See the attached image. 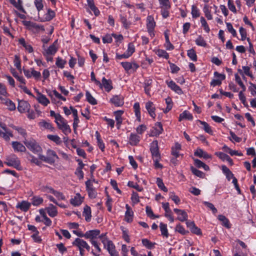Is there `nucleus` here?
<instances>
[{
    "label": "nucleus",
    "instance_id": "nucleus-38",
    "mask_svg": "<svg viewBox=\"0 0 256 256\" xmlns=\"http://www.w3.org/2000/svg\"><path fill=\"white\" fill-rule=\"evenodd\" d=\"M193 119L192 115L188 111L184 110L179 116V121H181L183 120H192Z\"/></svg>",
    "mask_w": 256,
    "mask_h": 256
},
{
    "label": "nucleus",
    "instance_id": "nucleus-5",
    "mask_svg": "<svg viewBox=\"0 0 256 256\" xmlns=\"http://www.w3.org/2000/svg\"><path fill=\"white\" fill-rule=\"evenodd\" d=\"M156 26V22L153 16H148L146 18V28L150 36L152 38L154 36V28Z\"/></svg>",
    "mask_w": 256,
    "mask_h": 256
},
{
    "label": "nucleus",
    "instance_id": "nucleus-11",
    "mask_svg": "<svg viewBox=\"0 0 256 256\" xmlns=\"http://www.w3.org/2000/svg\"><path fill=\"white\" fill-rule=\"evenodd\" d=\"M57 41H55L48 48H46L44 47V51L42 54L45 56H54L58 51V48L56 46Z\"/></svg>",
    "mask_w": 256,
    "mask_h": 256
},
{
    "label": "nucleus",
    "instance_id": "nucleus-47",
    "mask_svg": "<svg viewBox=\"0 0 256 256\" xmlns=\"http://www.w3.org/2000/svg\"><path fill=\"white\" fill-rule=\"evenodd\" d=\"M13 136V134L10 131H6V132L0 130V137L4 138L6 141H9L10 138Z\"/></svg>",
    "mask_w": 256,
    "mask_h": 256
},
{
    "label": "nucleus",
    "instance_id": "nucleus-34",
    "mask_svg": "<svg viewBox=\"0 0 256 256\" xmlns=\"http://www.w3.org/2000/svg\"><path fill=\"white\" fill-rule=\"evenodd\" d=\"M194 154L196 156L203 158L204 159L210 158H212L210 154H208L201 148H197L194 152Z\"/></svg>",
    "mask_w": 256,
    "mask_h": 256
},
{
    "label": "nucleus",
    "instance_id": "nucleus-57",
    "mask_svg": "<svg viewBox=\"0 0 256 256\" xmlns=\"http://www.w3.org/2000/svg\"><path fill=\"white\" fill-rule=\"evenodd\" d=\"M175 230L182 235H185L188 232L180 224L176 225L175 228Z\"/></svg>",
    "mask_w": 256,
    "mask_h": 256
},
{
    "label": "nucleus",
    "instance_id": "nucleus-8",
    "mask_svg": "<svg viewBox=\"0 0 256 256\" xmlns=\"http://www.w3.org/2000/svg\"><path fill=\"white\" fill-rule=\"evenodd\" d=\"M135 51V47L132 43H129L128 46L126 51L123 54H116V58L122 60V58H128L130 57Z\"/></svg>",
    "mask_w": 256,
    "mask_h": 256
},
{
    "label": "nucleus",
    "instance_id": "nucleus-37",
    "mask_svg": "<svg viewBox=\"0 0 256 256\" xmlns=\"http://www.w3.org/2000/svg\"><path fill=\"white\" fill-rule=\"evenodd\" d=\"M152 80L151 79L146 80L144 82V89L145 93L150 96V91L151 88V85L152 84Z\"/></svg>",
    "mask_w": 256,
    "mask_h": 256
},
{
    "label": "nucleus",
    "instance_id": "nucleus-19",
    "mask_svg": "<svg viewBox=\"0 0 256 256\" xmlns=\"http://www.w3.org/2000/svg\"><path fill=\"white\" fill-rule=\"evenodd\" d=\"M110 102L116 106H121L124 104V97L121 95L114 96L110 98Z\"/></svg>",
    "mask_w": 256,
    "mask_h": 256
},
{
    "label": "nucleus",
    "instance_id": "nucleus-52",
    "mask_svg": "<svg viewBox=\"0 0 256 256\" xmlns=\"http://www.w3.org/2000/svg\"><path fill=\"white\" fill-rule=\"evenodd\" d=\"M66 64V61L63 60L60 57H58L56 58V65L60 68H63L65 64Z\"/></svg>",
    "mask_w": 256,
    "mask_h": 256
},
{
    "label": "nucleus",
    "instance_id": "nucleus-32",
    "mask_svg": "<svg viewBox=\"0 0 256 256\" xmlns=\"http://www.w3.org/2000/svg\"><path fill=\"white\" fill-rule=\"evenodd\" d=\"M114 115L115 116L116 120V126L118 128H120V126L122 122V114H124V111L122 110H117L115 111L114 112Z\"/></svg>",
    "mask_w": 256,
    "mask_h": 256
},
{
    "label": "nucleus",
    "instance_id": "nucleus-60",
    "mask_svg": "<svg viewBox=\"0 0 256 256\" xmlns=\"http://www.w3.org/2000/svg\"><path fill=\"white\" fill-rule=\"evenodd\" d=\"M228 9L233 13L236 14L237 12L236 8L232 0H228Z\"/></svg>",
    "mask_w": 256,
    "mask_h": 256
},
{
    "label": "nucleus",
    "instance_id": "nucleus-48",
    "mask_svg": "<svg viewBox=\"0 0 256 256\" xmlns=\"http://www.w3.org/2000/svg\"><path fill=\"white\" fill-rule=\"evenodd\" d=\"M187 55L188 58L192 61L196 62L197 60V56L195 50L192 48L187 51Z\"/></svg>",
    "mask_w": 256,
    "mask_h": 256
},
{
    "label": "nucleus",
    "instance_id": "nucleus-28",
    "mask_svg": "<svg viewBox=\"0 0 256 256\" xmlns=\"http://www.w3.org/2000/svg\"><path fill=\"white\" fill-rule=\"evenodd\" d=\"M30 203L28 201L22 200L17 204L16 208L23 212H27L30 206Z\"/></svg>",
    "mask_w": 256,
    "mask_h": 256
},
{
    "label": "nucleus",
    "instance_id": "nucleus-24",
    "mask_svg": "<svg viewBox=\"0 0 256 256\" xmlns=\"http://www.w3.org/2000/svg\"><path fill=\"white\" fill-rule=\"evenodd\" d=\"M12 146L14 151L16 152H25L26 151V146L19 142H12Z\"/></svg>",
    "mask_w": 256,
    "mask_h": 256
},
{
    "label": "nucleus",
    "instance_id": "nucleus-56",
    "mask_svg": "<svg viewBox=\"0 0 256 256\" xmlns=\"http://www.w3.org/2000/svg\"><path fill=\"white\" fill-rule=\"evenodd\" d=\"M226 26L228 30L232 34L234 37H236L237 36L236 32L232 24L230 22H226Z\"/></svg>",
    "mask_w": 256,
    "mask_h": 256
},
{
    "label": "nucleus",
    "instance_id": "nucleus-40",
    "mask_svg": "<svg viewBox=\"0 0 256 256\" xmlns=\"http://www.w3.org/2000/svg\"><path fill=\"white\" fill-rule=\"evenodd\" d=\"M160 228L162 235L163 236L168 238L169 236V234L167 228V225L162 222H160Z\"/></svg>",
    "mask_w": 256,
    "mask_h": 256
},
{
    "label": "nucleus",
    "instance_id": "nucleus-43",
    "mask_svg": "<svg viewBox=\"0 0 256 256\" xmlns=\"http://www.w3.org/2000/svg\"><path fill=\"white\" fill-rule=\"evenodd\" d=\"M191 9V14L193 18H196L200 16V10L196 5H192Z\"/></svg>",
    "mask_w": 256,
    "mask_h": 256
},
{
    "label": "nucleus",
    "instance_id": "nucleus-27",
    "mask_svg": "<svg viewBox=\"0 0 256 256\" xmlns=\"http://www.w3.org/2000/svg\"><path fill=\"white\" fill-rule=\"evenodd\" d=\"M174 211L177 214L178 219L179 220L184 222L187 220L188 216L184 210L178 208H174Z\"/></svg>",
    "mask_w": 256,
    "mask_h": 256
},
{
    "label": "nucleus",
    "instance_id": "nucleus-25",
    "mask_svg": "<svg viewBox=\"0 0 256 256\" xmlns=\"http://www.w3.org/2000/svg\"><path fill=\"white\" fill-rule=\"evenodd\" d=\"M146 108L148 110L150 116L154 118L156 114L155 113L156 108L154 103L152 102H148L146 103Z\"/></svg>",
    "mask_w": 256,
    "mask_h": 256
},
{
    "label": "nucleus",
    "instance_id": "nucleus-14",
    "mask_svg": "<svg viewBox=\"0 0 256 256\" xmlns=\"http://www.w3.org/2000/svg\"><path fill=\"white\" fill-rule=\"evenodd\" d=\"M73 244L78 246L79 250L86 249L90 251V246L84 240L80 238H76L73 242Z\"/></svg>",
    "mask_w": 256,
    "mask_h": 256
},
{
    "label": "nucleus",
    "instance_id": "nucleus-16",
    "mask_svg": "<svg viewBox=\"0 0 256 256\" xmlns=\"http://www.w3.org/2000/svg\"><path fill=\"white\" fill-rule=\"evenodd\" d=\"M166 83L168 85V86L174 92L178 94H183V92L182 90L177 85L175 82H174L173 80H166Z\"/></svg>",
    "mask_w": 256,
    "mask_h": 256
},
{
    "label": "nucleus",
    "instance_id": "nucleus-22",
    "mask_svg": "<svg viewBox=\"0 0 256 256\" xmlns=\"http://www.w3.org/2000/svg\"><path fill=\"white\" fill-rule=\"evenodd\" d=\"M100 230H93L87 231L84 234V237L87 239L90 240H94L98 236H100Z\"/></svg>",
    "mask_w": 256,
    "mask_h": 256
},
{
    "label": "nucleus",
    "instance_id": "nucleus-13",
    "mask_svg": "<svg viewBox=\"0 0 256 256\" xmlns=\"http://www.w3.org/2000/svg\"><path fill=\"white\" fill-rule=\"evenodd\" d=\"M98 86L101 89L104 88L107 92H110L113 88L112 80H107L104 77L102 78V82H100V84H98Z\"/></svg>",
    "mask_w": 256,
    "mask_h": 256
},
{
    "label": "nucleus",
    "instance_id": "nucleus-3",
    "mask_svg": "<svg viewBox=\"0 0 256 256\" xmlns=\"http://www.w3.org/2000/svg\"><path fill=\"white\" fill-rule=\"evenodd\" d=\"M38 158L44 162L52 164L58 160V157L54 150L48 149L46 150V156H44L41 154L39 155Z\"/></svg>",
    "mask_w": 256,
    "mask_h": 256
},
{
    "label": "nucleus",
    "instance_id": "nucleus-33",
    "mask_svg": "<svg viewBox=\"0 0 256 256\" xmlns=\"http://www.w3.org/2000/svg\"><path fill=\"white\" fill-rule=\"evenodd\" d=\"M140 138L139 136L132 133L130 135L128 140L129 144L132 146L137 145L140 141Z\"/></svg>",
    "mask_w": 256,
    "mask_h": 256
},
{
    "label": "nucleus",
    "instance_id": "nucleus-26",
    "mask_svg": "<svg viewBox=\"0 0 256 256\" xmlns=\"http://www.w3.org/2000/svg\"><path fill=\"white\" fill-rule=\"evenodd\" d=\"M121 65L126 71H128L130 70L134 71L138 68V65L135 62H122Z\"/></svg>",
    "mask_w": 256,
    "mask_h": 256
},
{
    "label": "nucleus",
    "instance_id": "nucleus-42",
    "mask_svg": "<svg viewBox=\"0 0 256 256\" xmlns=\"http://www.w3.org/2000/svg\"><path fill=\"white\" fill-rule=\"evenodd\" d=\"M200 22L202 28H203L205 32L208 33L210 32V28L204 17L201 16L200 18Z\"/></svg>",
    "mask_w": 256,
    "mask_h": 256
},
{
    "label": "nucleus",
    "instance_id": "nucleus-59",
    "mask_svg": "<svg viewBox=\"0 0 256 256\" xmlns=\"http://www.w3.org/2000/svg\"><path fill=\"white\" fill-rule=\"evenodd\" d=\"M160 8H170V4L169 0H158Z\"/></svg>",
    "mask_w": 256,
    "mask_h": 256
},
{
    "label": "nucleus",
    "instance_id": "nucleus-45",
    "mask_svg": "<svg viewBox=\"0 0 256 256\" xmlns=\"http://www.w3.org/2000/svg\"><path fill=\"white\" fill-rule=\"evenodd\" d=\"M30 30L34 32H38L40 31H44V28L42 25H40L35 22H33Z\"/></svg>",
    "mask_w": 256,
    "mask_h": 256
},
{
    "label": "nucleus",
    "instance_id": "nucleus-64",
    "mask_svg": "<svg viewBox=\"0 0 256 256\" xmlns=\"http://www.w3.org/2000/svg\"><path fill=\"white\" fill-rule=\"evenodd\" d=\"M142 244L144 246L149 249L152 248L154 246V244L152 243L146 238L142 240Z\"/></svg>",
    "mask_w": 256,
    "mask_h": 256
},
{
    "label": "nucleus",
    "instance_id": "nucleus-4",
    "mask_svg": "<svg viewBox=\"0 0 256 256\" xmlns=\"http://www.w3.org/2000/svg\"><path fill=\"white\" fill-rule=\"evenodd\" d=\"M58 128L65 135L70 134L72 130L70 126L68 124L66 120L62 116L58 117L56 122Z\"/></svg>",
    "mask_w": 256,
    "mask_h": 256
},
{
    "label": "nucleus",
    "instance_id": "nucleus-2",
    "mask_svg": "<svg viewBox=\"0 0 256 256\" xmlns=\"http://www.w3.org/2000/svg\"><path fill=\"white\" fill-rule=\"evenodd\" d=\"M24 143L26 148L34 154H37L38 156L40 154H41L42 149L36 140L34 139L26 140L25 139Z\"/></svg>",
    "mask_w": 256,
    "mask_h": 256
},
{
    "label": "nucleus",
    "instance_id": "nucleus-62",
    "mask_svg": "<svg viewBox=\"0 0 256 256\" xmlns=\"http://www.w3.org/2000/svg\"><path fill=\"white\" fill-rule=\"evenodd\" d=\"M131 200L134 205L140 202L138 194L136 192H133L132 194Z\"/></svg>",
    "mask_w": 256,
    "mask_h": 256
},
{
    "label": "nucleus",
    "instance_id": "nucleus-29",
    "mask_svg": "<svg viewBox=\"0 0 256 256\" xmlns=\"http://www.w3.org/2000/svg\"><path fill=\"white\" fill-rule=\"evenodd\" d=\"M46 210L50 217H55L58 215L57 208L52 204H50L48 207L46 208Z\"/></svg>",
    "mask_w": 256,
    "mask_h": 256
},
{
    "label": "nucleus",
    "instance_id": "nucleus-35",
    "mask_svg": "<svg viewBox=\"0 0 256 256\" xmlns=\"http://www.w3.org/2000/svg\"><path fill=\"white\" fill-rule=\"evenodd\" d=\"M82 216L84 217V219L86 222H90L91 220V209L88 206H86L84 208Z\"/></svg>",
    "mask_w": 256,
    "mask_h": 256
},
{
    "label": "nucleus",
    "instance_id": "nucleus-58",
    "mask_svg": "<svg viewBox=\"0 0 256 256\" xmlns=\"http://www.w3.org/2000/svg\"><path fill=\"white\" fill-rule=\"evenodd\" d=\"M120 22L122 23L123 26L126 29L129 28L131 25V22L128 21L124 16H120Z\"/></svg>",
    "mask_w": 256,
    "mask_h": 256
},
{
    "label": "nucleus",
    "instance_id": "nucleus-18",
    "mask_svg": "<svg viewBox=\"0 0 256 256\" xmlns=\"http://www.w3.org/2000/svg\"><path fill=\"white\" fill-rule=\"evenodd\" d=\"M150 150L153 158H160L158 142L157 140H154L150 144Z\"/></svg>",
    "mask_w": 256,
    "mask_h": 256
},
{
    "label": "nucleus",
    "instance_id": "nucleus-15",
    "mask_svg": "<svg viewBox=\"0 0 256 256\" xmlns=\"http://www.w3.org/2000/svg\"><path fill=\"white\" fill-rule=\"evenodd\" d=\"M163 132L162 126L160 122H157L150 131V136H159Z\"/></svg>",
    "mask_w": 256,
    "mask_h": 256
},
{
    "label": "nucleus",
    "instance_id": "nucleus-1",
    "mask_svg": "<svg viewBox=\"0 0 256 256\" xmlns=\"http://www.w3.org/2000/svg\"><path fill=\"white\" fill-rule=\"evenodd\" d=\"M98 238L102 243L104 248L108 251L110 256H119L114 244L108 238L106 233L101 234Z\"/></svg>",
    "mask_w": 256,
    "mask_h": 256
},
{
    "label": "nucleus",
    "instance_id": "nucleus-17",
    "mask_svg": "<svg viewBox=\"0 0 256 256\" xmlns=\"http://www.w3.org/2000/svg\"><path fill=\"white\" fill-rule=\"evenodd\" d=\"M38 126L42 130H48L50 132H53L54 130L52 124L48 120H42L38 122Z\"/></svg>",
    "mask_w": 256,
    "mask_h": 256
},
{
    "label": "nucleus",
    "instance_id": "nucleus-12",
    "mask_svg": "<svg viewBox=\"0 0 256 256\" xmlns=\"http://www.w3.org/2000/svg\"><path fill=\"white\" fill-rule=\"evenodd\" d=\"M214 76L215 78L210 82V85L212 86L220 85L222 81L226 78L224 74H220L217 72H214Z\"/></svg>",
    "mask_w": 256,
    "mask_h": 256
},
{
    "label": "nucleus",
    "instance_id": "nucleus-51",
    "mask_svg": "<svg viewBox=\"0 0 256 256\" xmlns=\"http://www.w3.org/2000/svg\"><path fill=\"white\" fill-rule=\"evenodd\" d=\"M86 96L88 102L91 104L95 105L97 104L96 100L92 96L89 92L86 91Z\"/></svg>",
    "mask_w": 256,
    "mask_h": 256
},
{
    "label": "nucleus",
    "instance_id": "nucleus-39",
    "mask_svg": "<svg viewBox=\"0 0 256 256\" xmlns=\"http://www.w3.org/2000/svg\"><path fill=\"white\" fill-rule=\"evenodd\" d=\"M12 4L18 10L25 12V10L22 6V0H10Z\"/></svg>",
    "mask_w": 256,
    "mask_h": 256
},
{
    "label": "nucleus",
    "instance_id": "nucleus-30",
    "mask_svg": "<svg viewBox=\"0 0 256 256\" xmlns=\"http://www.w3.org/2000/svg\"><path fill=\"white\" fill-rule=\"evenodd\" d=\"M126 210L125 213L124 218L128 222H130L133 220L134 212L130 206L126 204Z\"/></svg>",
    "mask_w": 256,
    "mask_h": 256
},
{
    "label": "nucleus",
    "instance_id": "nucleus-44",
    "mask_svg": "<svg viewBox=\"0 0 256 256\" xmlns=\"http://www.w3.org/2000/svg\"><path fill=\"white\" fill-rule=\"evenodd\" d=\"M88 5L90 8L94 12V14L97 16L100 14V11L94 6L93 0H87Z\"/></svg>",
    "mask_w": 256,
    "mask_h": 256
},
{
    "label": "nucleus",
    "instance_id": "nucleus-46",
    "mask_svg": "<svg viewBox=\"0 0 256 256\" xmlns=\"http://www.w3.org/2000/svg\"><path fill=\"white\" fill-rule=\"evenodd\" d=\"M200 123L202 124V128L204 130V131L210 134H212V130L211 128V127L209 126V124L205 122L199 120Z\"/></svg>",
    "mask_w": 256,
    "mask_h": 256
},
{
    "label": "nucleus",
    "instance_id": "nucleus-23",
    "mask_svg": "<svg viewBox=\"0 0 256 256\" xmlns=\"http://www.w3.org/2000/svg\"><path fill=\"white\" fill-rule=\"evenodd\" d=\"M1 102L7 106V108L10 111L16 110V105L10 100L0 96Z\"/></svg>",
    "mask_w": 256,
    "mask_h": 256
},
{
    "label": "nucleus",
    "instance_id": "nucleus-31",
    "mask_svg": "<svg viewBox=\"0 0 256 256\" xmlns=\"http://www.w3.org/2000/svg\"><path fill=\"white\" fill-rule=\"evenodd\" d=\"M202 11L204 13L205 17L208 20H212L213 16L211 12V7L208 4H204L202 8Z\"/></svg>",
    "mask_w": 256,
    "mask_h": 256
},
{
    "label": "nucleus",
    "instance_id": "nucleus-49",
    "mask_svg": "<svg viewBox=\"0 0 256 256\" xmlns=\"http://www.w3.org/2000/svg\"><path fill=\"white\" fill-rule=\"evenodd\" d=\"M156 54L159 57H162L166 59L169 58L168 54L164 50L158 49L156 50Z\"/></svg>",
    "mask_w": 256,
    "mask_h": 256
},
{
    "label": "nucleus",
    "instance_id": "nucleus-10",
    "mask_svg": "<svg viewBox=\"0 0 256 256\" xmlns=\"http://www.w3.org/2000/svg\"><path fill=\"white\" fill-rule=\"evenodd\" d=\"M92 182H96L94 180H88L86 182V189L88 192V196L91 198H94L97 196V192L96 189L94 188Z\"/></svg>",
    "mask_w": 256,
    "mask_h": 256
},
{
    "label": "nucleus",
    "instance_id": "nucleus-36",
    "mask_svg": "<svg viewBox=\"0 0 256 256\" xmlns=\"http://www.w3.org/2000/svg\"><path fill=\"white\" fill-rule=\"evenodd\" d=\"M181 150V145L176 142L174 146L172 148V154L176 158H178L180 156V151Z\"/></svg>",
    "mask_w": 256,
    "mask_h": 256
},
{
    "label": "nucleus",
    "instance_id": "nucleus-53",
    "mask_svg": "<svg viewBox=\"0 0 256 256\" xmlns=\"http://www.w3.org/2000/svg\"><path fill=\"white\" fill-rule=\"evenodd\" d=\"M156 184L158 187L162 190L166 192H168L167 188L164 186V184L162 182V180L160 178H157L156 181Z\"/></svg>",
    "mask_w": 256,
    "mask_h": 256
},
{
    "label": "nucleus",
    "instance_id": "nucleus-6",
    "mask_svg": "<svg viewBox=\"0 0 256 256\" xmlns=\"http://www.w3.org/2000/svg\"><path fill=\"white\" fill-rule=\"evenodd\" d=\"M48 96L50 98L52 103L56 104L60 102V100L65 102L66 98L62 96L56 90H53L52 92L47 91Z\"/></svg>",
    "mask_w": 256,
    "mask_h": 256
},
{
    "label": "nucleus",
    "instance_id": "nucleus-61",
    "mask_svg": "<svg viewBox=\"0 0 256 256\" xmlns=\"http://www.w3.org/2000/svg\"><path fill=\"white\" fill-rule=\"evenodd\" d=\"M12 128L18 132L20 134L23 138H26V132L24 128H22L17 127L16 126H12Z\"/></svg>",
    "mask_w": 256,
    "mask_h": 256
},
{
    "label": "nucleus",
    "instance_id": "nucleus-54",
    "mask_svg": "<svg viewBox=\"0 0 256 256\" xmlns=\"http://www.w3.org/2000/svg\"><path fill=\"white\" fill-rule=\"evenodd\" d=\"M43 202L42 198L40 196H34L32 198V204L35 206H39Z\"/></svg>",
    "mask_w": 256,
    "mask_h": 256
},
{
    "label": "nucleus",
    "instance_id": "nucleus-9",
    "mask_svg": "<svg viewBox=\"0 0 256 256\" xmlns=\"http://www.w3.org/2000/svg\"><path fill=\"white\" fill-rule=\"evenodd\" d=\"M36 96H34L38 102L44 106H47L50 104V100L44 94L35 89Z\"/></svg>",
    "mask_w": 256,
    "mask_h": 256
},
{
    "label": "nucleus",
    "instance_id": "nucleus-55",
    "mask_svg": "<svg viewBox=\"0 0 256 256\" xmlns=\"http://www.w3.org/2000/svg\"><path fill=\"white\" fill-rule=\"evenodd\" d=\"M48 138L56 142V144H60L62 142L60 138L57 135H48Z\"/></svg>",
    "mask_w": 256,
    "mask_h": 256
},
{
    "label": "nucleus",
    "instance_id": "nucleus-21",
    "mask_svg": "<svg viewBox=\"0 0 256 256\" xmlns=\"http://www.w3.org/2000/svg\"><path fill=\"white\" fill-rule=\"evenodd\" d=\"M84 197L81 196L79 193L76 194L73 198L70 200V203L74 206H80L84 201Z\"/></svg>",
    "mask_w": 256,
    "mask_h": 256
},
{
    "label": "nucleus",
    "instance_id": "nucleus-63",
    "mask_svg": "<svg viewBox=\"0 0 256 256\" xmlns=\"http://www.w3.org/2000/svg\"><path fill=\"white\" fill-rule=\"evenodd\" d=\"M169 195L170 198L172 201H174L176 204H178L180 203V198L177 196H176L174 192H170Z\"/></svg>",
    "mask_w": 256,
    "mask_h": 256
},
{
    "label": "nucleus",
    "instance_id": "nucleus-20",
    "mask_svg": "<svg viewBox=\"0 0 256 256\" xmlns=\"http://www.w3.org/2000/svg\"><path fill=\"white\" fill-rule=\"evenodd\" d=\"M29 103L25 100H21L18 102V110L20 113L26 112L30 108Z\"/></svg>",
    "mask_w": 256,
    "mask_h": 256
},
{
    "label": "nucleus",
    "instance_id": "nucleus-41",
    "mask_svg": "<svg viewBox=\"0 0 256 256\" xmlns=\"http://www.w3.org/2000/svg\"><path fill=\"white\" fill-rule=\"evenodd\" d=\"M219 220L222 222V224L226 228H230L229 220L224 216L222 214L218 215V217Z\"/></svg>",
    "mask_w": 256,
    "mask_h": 256
},
{
    "label": "nucleus",
    "instance_id": "nucleus-7",
    "mask_svg": "<svg viewBox=\"0 0 256 256\" xmlns=\"http://www.w3.org/2000/svg\"><path fill=\"white\" fill-rule=\"evenodd\" d=\"M6 164L8 166H14L18 170H21L20 160L14 154L11 155L6 158Z\"/></svg>",
    "mask_w": 256,
    "mask_h": 256
},
{
    "label": "nucleus",
    "instance_id": "nucleus-50",
    "mask_svg": "<svg viewBox=\"0 0 256 256\" xmlns=\"http://www.w3.org/2000/svg\"><path fill=\"white\" fill-rule=\"evenodd\" d=\"M195 42L196 45L202 47H205L206 46V42L204 40L202 36H198L195 40Z\"/></svg>",
    "mask_w": 256,
    "mask_h": 256
}]
</instances>
